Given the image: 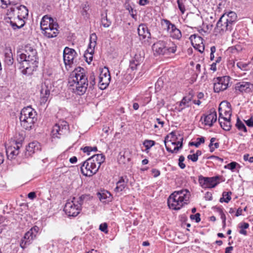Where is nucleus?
Returning a JSON list of instances; mask_svg holds the SVG:
<instances>
[{"label":"nucleus","instance_id":"obj_17","mask_svg":"<svg viewBox=\"0 0 253 253\" xmlns=\"http://www.w3.org/2000/svg\"><path fill=\"white\" fill-rule=\"evenodd\" d=\"M37 112L34 109L30 106L25 107L22 109L19 117L20 120H25V118H37Z\"/></svg>","mask_w":253,"mask_h":253},{"label":"nucleus","instance_id":"obj_39","mask_svg":"<svg viewBox=\"0 0 253 253\" xmlns=\"http://www.w3.org/2000/svg\"><path fill=\"white\" fill-rule=\"evenodd\" d=\"M221 103H224V115L225 117H227V118L231 119L232 113L230 104L227 102H222Z\"/></svg>","mask_w":253,"mask_h":253},{"label":"nucleus","instance_id":"obj_42","mask_svg":"<svg viewBox=\"0 0 253 253\" xmlns=\"http://www.w3.org/2000/svg\"><path fill=\"white\" fill-rule=\"evenodd\" d=\"M231 192H223L222 193V197L220 198L219 200L220 202H225L228 203L231 200Z\"/></svg>","mask_w":253,"mask_h":253},{"label":"nucleus","instance_id":"obj_44","mask_svg":"<svg viewBox=\"0 0 253 253\" xmlns=\"http://www.w3.org/2000/svg\"><path fill=\"white\" fill-rule=\"evenodd\" d=\"M111 23V21L107 19V13L105 12L104 13L102 14L101 24L104 27H108L110 25Z\"/></svg>","mask_w":253,"mask_h":253},{"label":"nucleus","instance_id":"obj_22","mask_svg":"<svg viewBox=\"0 0 253 253\" xmlns=\"http://www.w3.org/2000/svg\"><path fill=\"white\" fill-rule=\"evenodd\" d=\"M97 196L100 202L104 204L109 203L112 199L111 193L105 190H101L98 192Z\"/></svg>","mask_w":253,"mask_h":253},{"label":"nucleus","instance_id":"obj_63","mask_svg":"<svg viewBox=\"0 0 253 253\" xmlns=\"http://www.w3.org/2000/svg\"><path fill=\"white\" fill-rule=\"evenodd\" d=\"M216 51V47L215 46H212L211 47V54H210V59L211 60H213L214 58V53Z\"/></svg>","mask_w":253,"mask_h":253},{"label":"nucleus","instance_id":"obj_9","mask_svg":"<svg viewBox=\"0 0 253 253\" xmlns=\"http://www.w3.org/2000/svg\"><path fill=\"white\" fill-rule=\"evenodd\" d=\"M77 55L76 51L69 47H65L63 51V60L66 69L68 70L72 65L75 63V58Z\"/></svg>","mask_w":253,"mask_h":253},{"label":"nucleus","instance_id":"obj_2","mask_svg":"<svg viewBox=\"0 0 253 253\" xmlns=\"http://www.w3.org/2000/svg\"><path fill=\"white\" fill-rule=\"evenodd\" d=\"M68 85L69 89L77 95H81L85 92L88 86V81L83 68H76L70 74Z\"/></svg>","mask_w":253,"mask_h":253},{"label":"nucleus","instance_id":"obj_29","mask_svg":"<svg viewBox=\"0 0 253 253\" xmlns=\"http://www.w3.org/2000/svg\"><path fill=\"white\" fill-rule=\"evenodd\" d=\"M142 62V58L139 54H135L129 62V67L132 70H136Z\"/></svg>","mask_w":253,"mask_h":253},{"label":"nucleus","instance_id":"obj_24","mask_svg":"<svg viewBox=\"0 0 253 253\" xmlns=\"http://www.w3.org/2000/svg\"><path fill=\"white\" fill-rule=\"evenodd\" d=\"M137 32L141 40H143L146 38H149L151 36L147 26L145 24H141L139 25L137 28Z\"/></svg>","mask_w":253,"mask_h":253},{"label":"nucleus","instance_id":"obj_6","mask_svg":"<svg viewBox=\"0 0 253 253\" xmlns=\"http://www.w3.org/2000/svg\"><path fill=\"white\" fill-rule=\"evenodd\" d=\"M40 229L37 226L32 227L28 231L24 234V237L21 239L20 247L23 249H26L31 245L33 241L36 238L37 235Z\"/></svg>","mask_w":253,"mask_h":253},{"label":"nucleus","instance_id":"obj_41","mask_svg":"<svg viewBox=\"0 0 253 253\" xmlns=\"http://www.w3.org/2000/svg\"><path fill=\"white\" fill-rule=\"evenodd\" d=\"M107 78V79L111 80V76L110 72L108 68L104 67V68L100 69V75L99 78Z\"/></svg>","mask_w":253,"mask_h":253},{"label":"nucleus","instance_id":"obj_11","mask_svg":"<svg viewBox=\"0 0 253 253\" xmlns=\"http://www.w3.org/2000/svg\"><path fill=\"white\" fill-rule=\"evenodd\" d=\"M69 126L67 122L63 121L56 124L53 127L51 134L53 138H60L68 131Z\"/></svg>","mask_w":253,"mask_h":253},{"label":"nucleus","instance_id":"obj_28","mask_svg":"<svg viewBox=\"0 0 253 253\" xmlns=\"http://www.w3.org/2000/svg\"><path fill=\"white\" fill-rule=\"evenodd\" d=\"M13 54L10 47H6L4 50V62L8 66L13 63Z\"/></svg>","mask_w":253,"mask_h":253},{"label":"nucleus","instance_id":"obj_64","mask_svg":"<svg viewBox=\"0 0 253 253\" xmlns=\"http://www.w3.org/2000/svg\"><path fill=\"white\" fill-rule=\"evenodd\" d=\"M250 155L248 154L244 155V160L245 161H249L250 163H253V157H249Z\"/></svg>","mask_w":253,"mask_h":253},{"label":"nucleus","instance_id":"obj_36","mask_svg":"<svg viewBox=\"0 0 253 253\" xmlns=\"http://www.w3.org/2000/svg\"><path fill=\"white\" fill-rule=\"evenodd\" d=\"M189 39L192 45L194 47V44H195V45H199L200 43H203V38L197 34H193L191 35V36L189 38Z\"/></svg>","mask_w":253,"mask_h":253},{"label":"nucleus","instance_id":"obj_37","mask_svg":"<svg viewBox=\"0 0 253 253\" xmlns=\"http://www.w3.org/2000/svg\"><path fill=\"white\" fill-rule=\"evenodd\" d=\"M170 37L173 39L180 40L182 37V34L179 29L176 28V26L169 33Z\"/></svg>","mask_w":253,"mask_h":253},{"label":"nucleus","instance_id":"obj_50","mask_svg":"<svg viewBox=\"0 0 253 253\" xmlns=\"http://www.w3.org/2000/svg\"><path fill=\"white\" fill-rule=\"evenodd\" d=\"M185 0H177L178 8L182 14H184L186 10L185 5Z\"/></svg>","mask_w":253,"mask_h":253},{"label":"nucleus","instance_id":"obj_54","mask_svg":"<svg viewBox=\"0 0 253 253\" xmlns=\"http://www.w3.org/2000/svg\"><path fill=\"white\" fill-rule=\"evenodd\" d=\"M99 229L104 232V233H108V224L106 222H104L103 223H101L99 225Z\"/></svg>","mask_w":253,"mask_h":253},{"label":"nucleus","instance_id":"obj_31","mask_svg":"<svg viewBox=\"0 0 253 253\" xmlns=\"http://www.w3.org/2000/svg\"><path fill=\"white\" fill-rule=\"evenodd\" d=\"M54 20L51 17L46 15L43 16L41 21V28L42 30H44L49 26Z\"/></svg>","mask_w":253,"mask_h":253},{"label":"nucleus","instance_id":"obj_26","mask_svg":"<svg viewBox=\"0 0 253 253\" xmlns=\"http://www.w3.org/2000/svg\"><path fill=\"white\" fill-rule=\"evenodd\" d=\"M192 96H185L184 97L181 101L177 104H178V106L176 107L175 109L178 112H181L183 109L186 107H188L190 105L189 103L192 100Z\"/></svg>","mask_w":253,"mask_h":253},{"label":"nucleus","instance_id":"obj_40","mask_svg":"<svg viewBox=\"0 0 253 253\" xmlns=\"http://www.w3.org/2000/svg\"><path fill=\"white\" fill-rule=\"evenodd\" d=\"M161 24L162 25H166V29L167 32L169 33L170 31L173 29L175 27V25L171 23V22L166 19H163L161 20Z\"/></svg>","mask_w":253,"mask_h":253},{"label":"nucleus","instance_id":"obj_7","mask_svg":"<svg viewBox=\"0 0 253 253\" xmlns=\"http://www.w3.org/2000/svg\"><path fill=\"white\" fill-rule=\"evenodd\" d=\"M81 211V206L76 197H73L71 201H68L64 208V211L68 216L75 217L78 215Z\"/></svg>","mask_w":253,"mask_h":253},{"label":"nucleus","instance_id":"obj_59","mask_svg":"<svg viewBox=\"0 0 253 253\" xmlns=\"http://www.w3.org/2000/svg\"><path fill=\"white\" fill-rule=\"evenodd\" d=\"M224 103H221L219 104L218 107V112H219V119H222L223 118H226L225 116H223V113H221V111H222V106L224 105Z\"/></svg>","mask_w":253,"mask_h":253},{"label":"nucleus","instance_id":"obj_21","mask_svg":"<svg viewBox=\"0 0 253 253\" xmlns=\"http://www.w3.org/2000/svg\"><path fill=\"white\" fill-rule=\"evenodd\" d=\"M40 149V145L37 142L30 143L26 148L25 156L26 157L31 156L33 154L38 151Z\"/></svg>","mask_w":253,"mask_h":253},{"label":"nucleus","instance_id":"obj_45","mask_svg":"<svg viewBox=\"0 0 253 253\" xmlns=\"http://www.w3.org/2000/svg\"><path fill=\"white\" fill-rule=\"evenodd\" d=\"M169 138V136L167 135L166 138H165V146H166V150L169 152H170L171 153H176L180 149H181L183 146H182V144H180V146H177L176 147H175L174 148V149L173 150H171L170 148H169V147H168L167 146V142H166V140L167 139Z\"/></svg>","mask_w":253,"mask_h":253},{"label":"nucleus","instance_id":"obj_60","mask_svg":"<svg viewBox=\"0 0 253 253\" xmlns=\"http://www.w3.org/2000/svg\"><path fill=\"white\" fill-rule=\"evenodd\" d=\"M218 211L219 213V214L220 215V218L222 220V222H224L226 221V217L225 216V214L223 212V211L221 209H218Z\"/></svg>","mask_w":253,"mask_h":253},{"label":"nucleus","instance_id":"obj_25","mask_svg":"<svg viewBox=\"0 0 253 253\" xmlns=\"http://www.w3.org/2000/svg\"><path fill=\"white\" fill-rule=\"evenodd\" d=\"M177 197H179V199L181 201L182 200V202L184 204H187L188 201L190 194L189 191L187 189H182L179 191H175L174 192Z\"/></svg>","mask_w":253,"mask_h":253},{"label":"nucleus","instance_id":"obj_62","mask_svg":"<svg viewBox=\"0 0 253 253\" xmlns=\"http://www.w3.org/2000/svg\"><path fill=\"white\" fill-rule=\"evenodd\" d=\"M187 158L188 159L191 160L193 162H196L198 160L197 155H196L195 154H193L192 155H189L187 156Z\"/></svg>","mask_w":253,"mask_h":253},{"label":"nucleus","instance_id":"obj_8","mask_svg":"<svg viewBox=\"0 0 253 253\" xmlns=\"http://www.w3.org/2000/svg\"><path fill=\"white\" fill-rule=\"evenodd\" d=\"M230 79L229 76H227L214 78L213 82L214 92L218 93L226 90L228 87Z\"/></svg>","mask_w":253,"mask_h":253},{"label":"nucleus","instance_id":"obj_20","mask_svg":"<svg viewBox=\"0 0 253 253\" xmlns=\"http://www.w3.org/2000/svg\"><path fill=\"white\" fill-rule=\"evenodd\" d=\"M216 112L214 110L211 111L208 115H204V123L205 125L211 127L213 126V123L216 121Z\"/></svg>","mask_w":253,"mask_h":253},{"label":"nucleus","instance_id":"obj_34","mask_svg":"<svg viewBox=\"0 0 253 253\" xmlns=\"http://www.w3.org/2000/svg\"><path fill=\"white\" fill-rule=\"evenodd\" d=\"M9 23L14 30L19 29L23 27L25 24L24 20L9 19ZM9 22L8 20L6 21Z\"/></svg>","mask_w":253,"mask_h":253},{"label":"nucleus","instance_id":"obj_10","mask_svg":"<svg viewBox=\"0 0 253 253\" xmlns=\"http://www.w3.org/2000/svg\"><path fill=\"white\" fill-rule=\"evenodd\" d=\"M52 84L49 79H45L41 84V104H45L47 101L50 95V90L52 88Z\"/></svg>","mask_w":253,"mask_h":253},{"label":"nucleus","instance_id":"obj_27","mask_svg":"<svg viewBox=\"0 0 253 253\" xmlns=\"http://www.w3.org/2000/svg\"><path fill=\"white\" fill-rule=\"evenodd\" d=\"M25 120H20L21 126L25 129H31L34 126V124L37 120V118H25Z\"/></svg>","mask_w":253,"mask_h":253},{"label":"nucleus","instance_id":"obj_30","mask_svg":"<svg viewBox=\"0 0 253 253\" xmlns=\"http://www.w3.org/2000/svg\"><path fill=\"white\" fill-rule=\"evenodd\" d=\"M230 121L231 119L227 118L218 119L220 126L225 131H229L231 128L232 125Z\"/></svg>","mask_w":253,"mask_h":253},{"label":"nucleus","instance_id":"obj_55","mask_svg":"<svg viewBox=\"0 0 253 253\" xmlns=\"http://www.w3.org/2000/svg\"><path fill=\"white\" fill-rule=\"evenodd\" d=\"M231 52L235 53V52H238L241 51L242 49V46L241 44H236L233 46L230 47Z\"/></svg>","mask_w":253,"mask_h":253},{"label":"nucleus","instance_id":"obj_5","mask_svg":"<svg viewBox=\"0 0 253 253\" xmlns=\"http://www.w3.org/2000/svg\"><path fill=\"white\" fill-rule=\"evenodd\" d=\"M222 176L216 175L213 177H204L200 175L198 177V181L201 186L203 188H212L217 186L220 181H223Z\"/></svg>","mask_w":253,"mask_h":253},{"label":"nucleus","instance_id":"obj_16","mask_svg":"<svg viewBox=\"0 0 253 253\" xmlns=\"http://www.w3.org/2000/svg\"><path fill=\"white\" fill-rule=\"evenodd\" d=\"M235 89L236 92L249 93L253 90V84L248 82H240L235 84Z\"/></svg>","mask_w":253,"mask_h":253},{"label":"nucleus","instance_id":"obj_23","mask_svg":"<svg viewBox=\"0 0 253 253\" xmlns=\"http://www.w3.org/2000/svg\"><path fill=\"white\" fill-rule=\"evenodd\" d=\"M221 17L224 18L227 22L234 27L237 20V16L235 12L230 11L227 14L225 13L222 15Z\"/></svg>","mask_w":253,"mask_h":253},{"label":"nucleus","instance_id":"obj_48","mask_svg":"<svg viewBox=\"0 0 253 253\" xmlns=\"http://www.w3.org/2000/svg\"><path fill=\"white\" fill-rule=\"evenodd\" d=\"M249 227V224L248 223L246 222H243L240 224V225L239 227L241 228V229L239 231V233L241 234L244 235H247V232L245 229L248 228Z\"/></svg>","mask_w":253,"mask_h":253},{"label":"nucleus","instance_id":"obj_47","mask_svg":"<svg viewBox=\"0 0 253 253\" xmlns=\"http://www.w3.org/2000/svg\"><path fill=\"white\" fill-rule=\"evenodd\" d=\"M215 138L212 137L210 140V143L209 147H210L211 152H213L215 148H218L219 147V143L216 142L214 143V144H213V142L215 141Z\"/></svg>","mask_w":253,"mask_h":253},{"label":"nucleus","instance_id":"obj_32","mask_svg":"<svg viewBox=\"0 0 253 253\" xmlns=\"http://www.w3.org/2000/svg\"><path fill=\"white\" fill-rule=\"evenodd\" d=\"M127 180V179L126 181L123 176L121 177L119 180L116 183L117 186L115 191L118 192L122 191L126 187Z\"/></svg>","mask_w":253,"mask_h":253},{"label":"nucleus","instance_id":"obj_3","mask_svg":"<svg viewBox=\"0 0 253 253\" xmlns=\"http://www.w3.org/2000/svg\"><path fill=\"white\" fill-rule=\"evenodd\" d=\"M153 50L158 54L174 53L176 50V46L169 38L165 40H159L153 45Z\"/></svg>","mask_w":253,"mask_h":253},{"label":"nucleus","instance_id":"obj_19","mask_svg":"<svg viewBox=\"0 0 253 253\" xmlns=\"http://www.w3.org/2000/svg\"><path fill=\"white\" fill-rule=\"evenodd\" d=\"M52 29H44L42 30V34L48 38H51L55 37L58 34V27L59 25L58 23L52 24Z\"/></svg>","mask_w":253,"mask_h":253},{"label":"nucleus","instance_id":"obj_49","mask_svg":"<svg viewBox=\"0 0 253 253\" xmlns=\"http://www.w3.org/2000/svg\"><path fill=\"white\" fill-rule=\"evenodd\" d=\"M205 142V137H198L196 139V142H190L189 143V145L190 146H194L196 147H198L201 144L204 143Z\"/></svg>","mask_w":253,"mask_h":253},{"label":"nucleus","instance_id":"obj_57","mask_svg":"<svg viewBox=\"0 0 253 253\" xmlns=\"http://www.w3.org/2000/svg\"><path fill=\"white\" fill-rule=\"evenodd\" d=\"M84 153H86L88 155H89L91 151H95V147L85 146L81 148Z\"/></svg>","mask_w":253,"mask_h":253},{"label":"nucleus","instance_id":"obj_61","mask_svg":"<svg viewBox=\"0 0 253 253\" xmlns=\"http://www.w3.org/2000/svg\"><path fill=\"white\" fill-rule=\"evenodd\" d=\"M237 67L242 70H245L248 66V64L244 63L242 62H239L237 64Z\"/></svg>","mask_w":253,"mask_h":253},{"label":"nucleus","instance_id":"obj_43","mask_svg":"<svg viewBox=\"0 0 253 253\" xmlns=\"http://www.w3.org/2000/svg\"><path fill=\"white\" fill-rule=\"evenodd\" d=\"M236 127L239 130H243L245 132H247V129L244 124L241 121L239 117L237 119V122L235 124Z\"/></svg>","mask_w":253,"mask_h":253},{"label":"nucleus","instance_id":"obj_4","mask_svg":"<svg viewBox=\"0 0 253 253\" xmlns=\"http://www.w3.org/2000/svg\"><path fill=\"white\" fill-rule=\"evenodd\" d=\"M6 15L7 18L6 19L24 20L28 16V10L23 5H14L7 9Z\"/></svg>","mask_w":253,"mask_h":253},{"label":"nucleus","instance_id":"obj_18","mask_svg":"<svg viewBox=\"0 0 253 253\" xmlns=\"http://www.w3.org/2000/svg\"><path fill=\"white\" fill-rule=\"evenodd\" d=\"M22 146V140L16 141L15 146H9L6 148V152L8 157L11 156V158H13L14 157L16 156L19 153V149Z\"/></svg>","mask_w":253,"mask_h":253},{"label":"nucleus","instance_id":"obj_46","mask_svg":"<svg viewBox=\"0 0 253 253\" xmlns=\"http://www.w3.org/2000/svg\"><path fill=\"white\" fill-rule=\"evenodd\" d=\"M105 160V157L104 155L103 154H96V161H97L98 164H99L98 168L96 170V172L99 169L101 165L103 163Z\"/></svg>","mask_w":253,"mask_h":253},{"label":"nucleus","instance_id":"obj_52","mask_svg":"<svg viewBox=\"0 0 253 253\" xmlns=\"http://www.w3.org/2000/svg\"><path fill=\"white\" fill-rule=\"evenodd\" d=\"M237 165H239V164L235 162H232L228 165L224 166L225 169H228L233 171L234 169H235L236 166Z\"/></svg>","mask_w":253,"mask_h":253},{"label":"nucleus","instance_id":"obj_12","mask_svg":"<svg viewBox=\"0 0 253 253\" xmlns=\"http://www.w3.org/2000/svg\"><path fill=\"white\" fill-rule=\"evenodd\" d=\"M95 155L92 156L85 161L83 165L84 169L81 167V170L84 175L87 176H91L95 174V171H93L95 168V163L93 158Z\"/></svg>","mask_w":253,"mask_h":253},{"label":"nucleus","instance_id":"obj_51","mask_svg":"<svg viewBox=\"0 0 253 253\" xmlns=\"http://www.w3.org/2000/svg\"><path fill=\"white\" fill-rule=\"evenodd\" d=\"M143 144L146 148V150H148L150 149L152 146L155 145V142L154 140H145L143 142Z\"/></svg>","mask_w":253,"mask_h":253},{"label":"nucleus","instance_id":"obj_33","mask_svg":"<svg viewBox=\"0 0 253 253\" xmlns=\"http://www.w3.org/2000/svg\"><path fill=\"white\" fill-rule=\"evenodd\" d=\"M93 196L90 195L89 194H83L80 196L79 198H76V199L78 200V202L81 207L83 204L93 200Z\"/></svg>","mask_w":253,"mask_h":253},{"label":"nucleus","instance_id":"obj_35","mask_svg":"<svg viewBox=\"0 0 253 253\" xmlns=\"http://www.w3.org/2000/svg\"><path fill=\"white\" fill-rule=\"evenodd\" d=\"M110 81V79H107V78H99V81L98 84V87L101 90L106 89L109 85Z\"/></svg>","mask_w":253,"mask_h":253},{"label":"nucleus","instance_id":"obj_53","mask_svg":"<svg viewBox=\"0 0 253 253\" xmlns=\"http://www.w3.org/2000/svg\"><path fill=\"white\" fill-rule=\"evenodd\" d=\"M19 1V0H6L5 1L6 2H3L2 0H1L2 4H4L5 5H9L11 6L18 4Z\"/></svg>","mask_w":253,"mask_h":253},{"label":"nucleus","instance_id":"obj_14","mask_svg":"<svg viewBox=\"0 0 253 253\" xmlns=\"http://www.w3.org/2000/svg\"><path fill=\"white\" fill-rule=\"evenodd\" d=\"M234 27L225 20L224 18L220 17L216 23L215 31L219 34H223L226 31L231 32Z\"/></svg>","mask_w":253,"mask_h":253},{"label":"nucleus","instance_id":"obj_56","mask_svg":"<svg viewBox=\"0 0 253 253\" xmlns=\"http://www.w3.org/2000/svg\"><path fill=\"white\" fill-rule=\"evenodd\" d=\"M185 160V158L183 156L181 155L179 156V159H178V166L181 169H185L186 166L184 164L183 162Z\"/></svg>","mask_w":253,"mask_h":253},{"label":"nucleus","instance_id":"obj_1","mask_svg":"<svg viewBox=\"0 0 253 253\" xmlns=\"http://www.w3.org/2000/svg\"><path fill=\"white\" fill-rule=\"evenodd\" d=\"M23 51L24 52L18 55L17 60L22 73L29 75L38 67L37 51L35 45L30 43L25 45Z\"/></svg>","mask_w":253,"mask_h":253},{"label":"nucleus","instance_id":"obj_13","mask_svg":"<svg viewBox=\"0 0 253 253\" xmlns=\"http://www.w3.org/2000/svg\"><path fill=\"white\" fill-rule=\"evenodd\" d=\"M174 192L172 193L168 199V205L170 209L174 210H180L184 205L182 200L179 199Z\"/></svg>","mask_w":253,"mask_h":253},{"label":"nucleus","instance_id":"obj_38","mask_svg":"<svg viewBox=\"0 0 253 253\" xmlns=\"http://www.w3.org/2000/svg\"><path fill=\"white\" fill-rule=\"evenodd\" d=\"M190 20L191 24L195 27L199 26L202 21L201 17L198 14L193 15Z\"/></svg>","mask_w":253,"mask_h":253},{"label":"nucleus","instance_id":"obj_58","mask_svg":"<svg viewBox=\"0 0 253 253\" xmlns=\"http://www.w3.org/2000/svg\"><path fill=\"white\" fill-rule=\"evenodd\" d=\"M190 218L192 220H195L196 222L198 223L200 221V214L199 213H197L195 214H191L190 215Z\"/></svg>","mask_w":253,"mask_h":253},{"label":"nucleus","instance_id":"obj_15","mask_svg":"<svg viewBox=\"0 0 253 253\" xmlns=\"http://www.w3.org/2000/svg\"><path fill=\"white\" fill-rule=\"evenodd\" d=\"M95 36V33H92L90 36V43L89 45V47L85 51L84 56L86 62L88 64H90L92 61L93 54L95 48V41L93 40V37Z\"/></svg>","mask_w":253,"mask_h":253}]
</instances>
